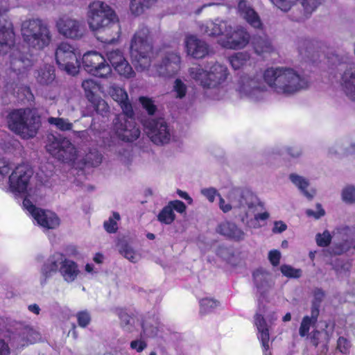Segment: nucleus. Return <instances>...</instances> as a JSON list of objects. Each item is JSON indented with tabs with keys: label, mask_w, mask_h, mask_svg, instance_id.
<instances>
[{
	"label": "nucleus",
	"mask_w": 355,
	"mask_h": 355,
	"mask_svg": "<svg viewBox=\"0 0 355 355\" xmlns=\"http://www.w3.org/2000/svg\"><path fill=\"white\" fill-rule=\"evenodd\" d=\"M130 56L138 71H146L149 76L170 78L180 69L181 58L175 52H167L159 64L150 67L153 58L149 29L140 26L130 42Z\"/></svg>",
	"instance_id": "f257e3e1"
},
{
	"label": "nucleus",
	"mask_w": 355,
	"mask_h": 355,
	"mask_svg": "<svg viewBox=\"0 0 355 355\" xmlns=\"http://www.w3.org/2000/svg\"><path fill=\"white\" fill-rule=\"evenodd\" d=\"M263 78L275 94L284 96L295 95L309 85L306 77L288 67H269L264 71Z\"/></svg>",
	"instance_id": "f03ea898"
},
{
	"label": "nucleus",
	"mask_w": 355,
	"mask_h": 355,
	"mask_svg": "<svg viewBox=\"0 0 355 355\" xmlns=\"http://www.w3.org/2000/svg\"><path fill=\"white\" fill-rule=\"evenodd\" d=\"M230 75L227 67L220 62H210L205 67L200 64L188 69L191 80L203 89L217 88L224 84Z\"/></svg>",
	"instance_id": "7ed1b4c3"
},
{
	"label": "nucleus",
	"mask_w": 355,
	"mask_h": 355,
	"mask_svg": "<svg viewBox=\"0 0 355 355\" xmlns=\"http://www.w3.org/2000/svg\"><path fill=\"white\" fill-rule=\"evenodd\" d=\"M40 272L42 284H45L55 273H59L65 282L72 283L79 275L80 270L74 261L62 253L55 252L44 263Z\"/></svg>",
	"instance_id": "20e7f679"
},
{
	"label": "nucleus",
	"mask_w": 355,
	"mask_h": 355,
	"mask_svg": "<svg viewBox=\"0 0 355 355\" xmlns=\"http://www.w3.org/2000/svg\"><path fill=\"white\" fill-rule=\"evenodd\" d=\"M21 33L23 41L28 49L39 51L47 47L53 37L49 24L38 18L24 21Z\"/></svg>",
	"instance_id": "39448f33"
},
{
	"label": "nucleus",
	"mask_w": 355,
	"mask_h": 355,
	"mask_svg": "<svg viewBox=\"0 0 355 355\" xmlns=\"http://www.w3.org/2000/svg\"><path fill=\"white\" fill-rule=\"evenodd\" d=\"M9 128L24 139L35 137L40 127V119L30 109L11 111L7 116Z\"/></svg>",
	"instance_id": "423d86ee"
},
{
	"label": "nucleus",
	"mask_w": 355,
	"mask_h": 355,
	"mask_svg": "<svg viewBox=\"0 0 355 355\" xmlns=\"http://www.w3.org/2000/svg\"><path fill=\"white\" fill-rule=\"evenodd\" d=\"M117 21L114 10L105 2L95 0L88 5L87 21L91 31L102 32L115 26Z\"/></svg>",
	"instance_id": "0eeeda50"
},
{
	"label": "nucleus",
	"mask_w": 355,
	"mask_h": 355,
	"mask_svg": "<svg viewBox=\"0 0 355 355\" xmlns=\"http://www.w3.org/2000/svg\"><path fill=\"white\" fill-rule=\"evenodd\" d=\"M235 89L241 98L259 101L264 98L267 88L257 74H241L235 85Z\"/></svg>",
	"instance_id": "6e6552de"
},
{
	"label": "nucleus",
	"mask_w": 355,
	"mask_h": 355,
	"mask_svg": "<svg viewBox=\"0 0 355 355\" xmlns=\"http://www.w3.org/2000/svg\"><path fill=\"white\" fill-rule=\"evenodd\" d=\"M55 57L60 69L73 76L78 73L81 53L74 46L67 42H60L55 49Z\"/></svg>",
	"instance_id": "1a4fd4ad"
},
{
	"label": "nucleus",
	"mask_w": 355,
	"mask_h": 355,
	"mask_svg": "<svg viewBox=\"0 0 355 355\" xmlns=\"http://www.w3.org/2000/svg\"><path fill=\"white\" fill-rule=\"evenodd\" d=\"M46 148L53 157L63 162L74 161L77 158L78 151L76 147L66 138L49 135Z\"/></svg>",
	"instance_id": "9d476101"
},
{
	"label": "nucleus",
	"mask_w": 355,
	"mask_h": 355,
	"mask_svg": "<svg viewBox=\"0 0 355 355\" xmlns=\"http://www.w3.org/2000/svg\"><path fill=\"white\" fill-rule=\"evenodd\" d=\"M82 60L84 69L91 75L107 78L112 73V69L105 58L96 51L85 53Z\"/></svg>",
	"instance_id": "9b49d317"
},
{
	"label": "nucleus",
	"mask_w": 355,
	"mask_h": 355,
	"mask_svg": "<svg viewBox=\"0 0 355 355\" xmlns=\"http://www.w3.org/2000/svg\"><path fill=\"white\" fill-rule=\"evenodd\" d=\"M33 171L26 164H19L15 167L9 176V190L15 194H22L27 191Z\"/></svg>",
	"instance_id": "f8f14e48"
},
{
	"label": "nucleus",
	"mask_w": 355,
	"mask_h": 355,
	"mask_svg": "<svg viewBox=\"0 0 355 355\" xmlns=\"http://www.w3.org/2000/svg\"><path fill=\"white\" fill-rule=\"evenodd\" d=\"M250 41V35L245 28L241 26L232 27L226 37H220L218 43L223 48L231 50H241L247 46Z\"/></svg>",
	"instance_id": "ddd939ff"
},
{
	"label": "nucleus",
	"mask_w": 355,
	"mask_h": 355,
	"mask_svg": "<svg viewBox=\"0 0 355 355\" xmlns=\"http://www.w3.org/2000/svg\"><path fill=\"white\" fill-rule=\"evenodd\" d=\"M144 127L146 134L154 144L160 145L170 141L171 131L164 119L148 120L145 123Z\"/></svg>",
	"instance_id": "4468645a"
},
{
	"label": "nucleus",
	"mask_w": 355,
	"mask_h": 355,
	"mask_svg": "<svg viewBox=\"0 0 355 355\" xmlns=\"http://www.w3.org/2000/svg\"><path fill=\"white\" fill-rule=\"evenodd\" d=\"M227 198L232 209H240L245 214L249 209L253 211L256 196L247 188H233L227 193Z\"/></svg>",
	"instance_id": "2eb2a0df"
},
{
	"label": "nucleus",
	"mask_w": 355,
	"mask_h": 355,
	"mask_svg": "<svg viewBox=\"0 0 355 355\" xmlns=\"http://www.w3.org/2000/svg\"><path fill=\"white\" fill-rule=\"evenodd\" d=\"M23 206L41 227L55 229L59 226L60 219L55 214L35 207L26 197L23 201Z\"/></svg>",
	"instance_id": "dca6fc26"
},
{
	"label": "nucleus",
	"mask_w": 355,
	"mask_h": 355,
	"mask_svg": "<svg viewBox=\"0 0 355 355\" xmlns=\"http://www.w3.org/2000/svg\"><path fill=\"white\" fill-rule=\"evenodd\" d=\"M9 53L8 69L17 76L23 77L33 65L31 54L15 48Z\"/></svg>",
	"instance_id": "f3484780"
},
{
	"label": "nucleus",
	"mask_w": 355,
	"mask_h": 355,
	"mask_svg": "<svg viewBox=\"0 0 355 355\" xmlns=\"http://www.w3.org/2000/svg\"><path fill=\"white\" fill-rule=\"evenodd\" d=\"M58 32L66 38L78 40L85 32L84 26L78 20L68 16L60 17L55 23Z\"/></svg>",
	"instance_id": "a211bd4d"
},
{
	"label": "nucleus",
	"mask_w": 355,
	"mask_h": 355,
	"mask_svg": "<svg viewBox=\"0 0 355 355\" xmlns=\"http://www.w3.org/2000/svg\"><path fill=\"white\" fill-rule=\"evenodd\" d=\"M120 116L116 118L114 128L118 137L123 141H133L137 139L140 135V130L136 125L135 121Z\"/></svg>",
	"instance_id": "6ab92c4d"
},
{
	"label": "nucleus",
	"mask_w": 355,
	"mask_h": 355,
	"mask_svg": "<svg viewBox=\"0 0 355 355\" xmlns=\"http://www.w3.org/2000/svg\"><path fill=\"white\" fill-rule=\"evenodd\" d=\"M15 44V33L12 24L4 16L0 15V55L12 51Z\"/></svg>",
	"instance_id": "aec40b11"
},
{
	"label": "nucleus",
	"mask_w": 355,
	"mask_h": 355,
	"mask_svg": "<svg viewBox=\"0 0 355 355\" xmlns=\"http://www.w3.org/2000/svg\"><path fill=\"white\" fill-rule=\"evenodd\" d=\"M184 47L187 55L195 59H202L210 53L209 44L194 35H186Z\"/></svg>",
	"instance_id": "412c9836"
},
{
	"label": "nucleus",
	"mask_w": 355,
	"mask_h": 355,
	"mask_svg": "<svg viewBox=\"0 0 355 355\" xmlns=\"http://www.w3.org/2000/svg\"><path fill=\"white\" fill-rule=\"evenodd\" d=\"M107 58L114 70L126 78L134 77L135 73L129 62L119 50H112L107 53Z\"/></svg>",
	"instance_id": "4be33fe9"
},
{
	"label": "nucleus",
	"mask_w": 355,
	"mask_h": 355,
	"mask_svg": "<svg viewBox=\"0 0 355 355\" xmlns=\"http://www.w3.org/2000/svg\"><path fill=\"white\" fill-rule=\"evenodd\" d=\"M238 13L252 27L261 29L263 24L258 13L253 9L247 0H240L238 3Z\"/></svg>",
	"instance_id": "5701e85b"
},
{
	"label": "nucleus",
	"mask_w": 355,
	"mask_h": 355,
	"mask_svg": "<svg viewBox=\"0 0 355 355\" xmlns=\"http://www.w3.org/2000/svg\"><path fill=\"white\" fill-rule=\"evenodd\" d=\"M340 82L345 94L355 101V63H349L345 66Z\"/></svg>",
	"instance_id": "b1692460"
},
{
	"label": "nucleus",
	"mask_w": 355,
	"mask_h": 355,
	"mask_svg": "<svg viewBox=\"0 0 355 355\" xmlns=\"http://www.w3.org/2000/svg\"><path fill=\"white\" fill-rule=\"evenodd\" d=\"M108 93L113 100L120 105L123 112L127 117L132 116V105L128 101L127 92L123 88L116 85H112L109 88Z\"/></svg>",
	"instance_id": "393cba45"
},
{
	"label": "nucleus",
	"mask_w": 355,
	"mask_h": 355,
	"mask_svg": "<svg viewBox=\"0 0 355 355\" xmlns=\"http://www.w3.org/2000/svg\"><path fill=\"white\" fill-rule=\"evenodd\" d=\"M254 324L258 331V338L261 343L263 352L264 355H267L270 349L269 325L266 319L260 314L255 315Z\"/></svg>",
	"instance_id": "a878e982"
},
{
	"label": "nucleus",
	"mask_w": 355,
	"mask_h": 355,
	"mask_svg": "<svg viewBox=\"0 0 355 355\" xmlns=\"http://www.w3.org/2000/svg\"><path fill=\"white\" fill-rule=\"evenodd\" d=\"M218 232L220 234L235 241H241L245 238L244 232L234 223L228 221L220 224L218 227Z\"/></svg>",
	"instance_id": "bb28decb"
},
{
	"label": "nucleus",
	"mask_w": 355,
	"mask_h": 355,
	"mask_svg": "<svg viewBox=\"0 0 355 355\" xmlns=\"http://www.w3.org/2000/svg\"><path fill=\"white\" fill-rule=\"evenodd\" d=\"M254 284L260 292H264L273 285L272 275L266 270L260 268L253 273Z\"/></svg>",
	"instance_id": "cd10ccee"
},
{
	"label": "nucleus",
	"mask_w": 355,
	"mask_h": 355,
	"mask_svg": "<svg viewBox=\"0 0 355 355\" xmlns=\"http://www.w3.org/2000/svg\"><path fill=\"white\" fill-rule=\"evenodd\" d=\"M255 53L259 55L270 54L274 52L275 48L270 40L266 37H254L252 42Z\"/></svg>",
	"instance_id": "c85d7f7f"
},
{
	"label": "nucleus",
	"mask_w": 355,
	"mask_h": 355,
	"mask_svg": "<svg viewBox=\"0 0 355 355\" xmlns=\"http://www.w3.org/2000/svg\"><path fill=\"white\" fill-rule=\"evenodd\" d=\"M37 82L42 85H50L55 80V69L51 65L40 68L35 75Z\"/></svg>",
	"instance_id": "c756f323"
},
{
	"label": "nucleus",
	"mask_w": 355,
	"mask_h": 355,
	"mask_svg": "<svg viewBox=\"0 0 355 355\" xmlns=\"http://www.w3.org/2000/svg\"><path fill=\"white\" fill-rule=\"evenodd\" d=\"M82 87L85 91L86 98L90 102L95 101V98L98 97L96 93L101 89V85L92 79L83 80Z\"/></svg>",
	"instance_id": "7c9ffc66"
},
{
	"label": "nucleus",
	"mask_w": 355,
	"mask_h": 355,
	"mask_svg": "<svg viewBox=\"0 0 355 355\" xmlns=\"http://www.w3.org/2000/svg\"><path fill=\"white\" fill-rule=\"evenodd\" d=\"M250 60V54L246 51L238 52L229 57V62L234 70H238L245 66Z\"/></svg>",
	"instance_id": "2f4dec72"
},
{
	"label": "nucleus",
	"mask_w": 355,
	"mask_h": 355,
	"mask_svg": "<svg viewBox=\"0 0 355 355\" xmlns=\"http://www.w3.org/2000/svg\"><path fill=\"white\" fill-rule=\"evenodd\" d=\"M218 18L199 24L200 31L208 36H219Z\"/></svg>",
	"instance_id": "473e14b6"
},
{
	"label": "nucleus",
	"mask_w": 355,
	"mask_h": 355,
	"mask_svg": "<svg viewBox=\"0 0 355 355\" xmlns=\"http://www.w3.org/2000/svg\"><path fill=\"white\" fill-rule=\"evenodd\" d=\"M156 2L157 0H130V10L133 15H139Z\"/></svg>",
	"instance_id": "72a5a7b5"
},
{
	"label": "nucleus",
	"mask_w": 355,
	"mask_h": 355,
	"mask_svg": "<svg viewBox=\"0 0 355 355\" xmlns=\"http://www.w3.org/2000/svg\"><path fill=\"white\" fill-rule=\"evenodd\" d=\"M290 180L309 199H311L314 196V192L310 193L306 189L309 186V182L304 177L295 173L289 175Z\"/></svg>",
	"instance_id": "f704fd0d"
},
{
	"label": "nucleus",
	"mask_w": 355,
	"mask_h": 355,
	"mask_svg": "<svg viewBox=\"0 0 355 355\" xmlns=\"http://www.w3.org/2000/svg\"><path fill=\"white\" fill-rule=\"evenodd\" d=\"M49 124L54 125L57 129L61 131L71 130L73 128V123L69 119L60 117H49L47 119Z\"/></svg>",
	"instance_id": "c9c22d12"
},
{
	"label": "nucleus",
	"mask_w": 355,
	"mask_h": 355,
	"mask_svg": "<svg viewBox=\"0 0 355 355\" xmlns=\"http://www.w3.org/2000/svg\"><path fill=\"white\" fill-rule=\"evenodd\" d=\"M157 218L159 221L167 225L171 224L174 221L175 215L169 203L162 209Z\"/></svg>",
	"instance_id": "e433bc0d"
},
{
	"label": "nucleus",
	"mask_w": 355,
	"mask_h": 355,
	"mask_svg": "<svg viewBox=\"0 0 355 355\" xmlns=\"http://www.w3.org/2000/svg\"><path fill=\"white\" fill-rule=\"evenodd\" d=\"M103 161V155L96 150H90L85 155V162L92 166H98Z\"/></svg>",
	"instance_id": "4c0bfd02"
},
{
	"label": "nucleus",
	"mask_w": 355,
	"mask_h": 355,
	"mask_svg": "<svg viewBox=\"0 0 355 355\" xmlns=\"http://www.w3.org/2000/svg\"><path fill=\"white\" fill-rule=\"evenodd\" d=\"M120 253L131 262L135 263L140 259V255L130 245H123L119 249Z\"/></svg>",
	"instance_id": "58836bf2"
},
{
	"label": "nucleus",
	"mask_w": 355,
	"mask_h": 355,
	"mask_svg": "<svg viewBox=\"0 0 355 355\" xmlns=\"http://www.w3.org/2000/svg\"><path fill=\"white\" fill-rule=\"evenodd\" d=\"M173 92L176 98H182L187 92V86L182 80L177 78L174 81Z\"/></svg>",
	"instance_id": "ea45409f"
},
{
	"label": "nucleus",
	"mask_w": 355,
	"mask_h": 355,
	"mask_svg": "<svg viewBox=\"0 0 355 355\" xmlns=\"http://www.w3.org/2000/svg\"><path fill=\"white\" fill-rule=\"evenodd\" d=\"M200 313L206 314L211 312L218 305V302L213 299L205 298L200 300Z\"/></svg>",
	"instance_id": "a19ab883"
},
{
	"label": "nucleus",
	"mask_w": 355,
	"mask_h": 355,
	"mask_svg": "<svg viewBox=\"0 0 355 355\" xmlns=\"http://www.w3.org/2000/svg\"><path fill=\"white\" fill-rule=\"evenodd\" d=\"M120 220V215L114 212L112 216L109 218V219L104 222V227L105 230L109 233L115 232L117 229V221Z\"/></svg>",
	"instance_id": "79ce46f5"
},
{
	"label": "nucleus",
	"mask_w": 355,
	"mask_h": 355,
	"mask_svg": "<svg viewBox=\"0 0 355 355\" xmlns=\"http://www.w3.org/2000/svg\"><path fill=\"white\" fill-rule=\"evenodd\" d=\"M315 322H316L311 320V318H309V316H304L302 320L299 329L300 336L302 337L308 336L311 327L314 325Z\"/></svg>",
	"instance_id": "37998d69"
},
{
	"label": "nucleus",
	"mask_w": 355,
	"mask_h": 355,
	"mask_svg": "<svg viewBox=\"0 0 355 355\" xmlns=\"http://www.w3.org/2000/svg\"><path fill=\"white\" fill-rule=\"evenodd\" d=\"M35 333L33 332L32 330H26L25 332H24L23 336H17L15 338L16 341L18 343L16 344L15 347L17 348H19L20 347H24L25 345H28L29 343H32L35 341V339H32L31 337L35 334Z\"/></svg>",
	"instance_id": "c03bdc74"
},
{
	"label": "nucleus",
	"mask_w": 355,
	"mask_h": 355,
	"mask_svg": "<svg viewBox=\"0 0 355 355\" xmlns=\"http://www.w3.org/2000/svg\"><path fill=\"white\" fill-rule=\"evenodd\" d=\"M282 273L290 278H298L302 275V270L293 268L289 265H282L280 268Z\"/></svg>",
	"instance_id": "a18cd8bd"
},
{
	"label": "nucleus",
	"mask_w": 355,
	"mask_h": 355,
	"mask_svg": "<svg viewBox=\"0 0 355 355\" xmlns=\"http://www.w3.org/2000/svg\"><path fill=\"white\" fill-rule=\"evenodd\" d=\"M258 208L259 207L257 206L256 199L254 201V208L252 209L253 211H250L249 209H248L245 214V218H248L250 217L254 216L255 221H257L259 220H266L269 217V214L267 212H263L261 214L257 213Z\"/></svg>",
	"instance_id": "49530a36"
},
{
	"label": "nucleus",
	"mask_w": 355,
	"mask_h": 355,
	"mask_svg": "<svg viewBox=\"0 0 355 355\" xmlns=\"http://www.w3.org/2000/svg\"><path fill=\"white\" fill-rule=\"evenodd\" d=\"M352 344L349 340L345 337H339L337 340L336 349L343 354H348L350 352Z\"/></svg>",
	"instance_id": "de8ad7c7"
},
{
	"label": "nucleus",
	"mask_w": 355,
	"mask_h": 355,
	"mask_svg": "<svg viewBox=\"0 0 355 355\" xmlns=\"http://www.w3.org/2000/svg\"><path fill=\"white\" fill-rule=\"evenodd\" d=\"M15 164L9 159L6 157L0 158V175H6L8 174L11 170L15 169Z\"/></svg>",
	"instance_id": "09e8293b"
},
{
	"label": "nucleus",
	"mask_w": 355,
	"mask_h": 355,
	"mask_svg": "<svg viewBox=\"0 0 355 355\" xmlns=\"http://www.w3.org/2000/svg\"><path fill=\"white\" fill-rule=\"evenodd\" d=\"M342 199L346 203L355 202V188L352 186L346 187L342 191Z\"/></svg>",
	"instance_id": "8fccbe9b"
},
{
	"label": "nucleus",
	"mask_w": 355,
	"mask_h": 355,
	"mask_svg": "<svg viewBox=\"0 0 355 355\" xmlns=\"http://www.w3.org/2000/svg\"><path fill=\"white\" fill-rule=\"evenodd\" d=\"M96 110V111L101 114H104L109 112V106L107 103L101 98L96 97L94 102H91Z\"/></svg>",
	"instance_id": "3c124183"
},
{
	"label": "nucleus",
	"mask_w": 355,
	"mask_h": 355,
	"mask_svg": "<svg viewBox=\"0 0 355 355\" xmlns=\"http://www.w3.org/2000/svg\"><path fill=\"white\" fill-rule=\"evenodd\" d=\"M219 36L226 37L229 32L232 31V26L230 21L218 18Z\"/></svg>",
	"instance_id": "603ef678"
},
{
	"label": "nucleus",
	"mask_w": 355,
	"mask_h": 355,
	"mask_svg": "<svg viewBox=\"0 0 355 355\" xmlns=\"http://www.w3.org/2000/svg\"><path fill=\"white\" fill-rule=\"evenodd\" d=\"M76 318L78 325L83 328L86 327L91 321L90 314L86 311L77 313Z\"/></svg>",
	"instance_id": "864d4df0"
},
{
	"label": "nucleus",
	"mask_w": 355,
	"mask_h": 355,
	"mask_svg": "<svg viewBox=\"0 0 355 355\" xmlns=\"http://www.w3.org/2000/svg\"><path fill=\"white\" fill-rule=\"evenodd\" d=\"M315 239L318 245L325 247L330 243L331 236L329 231H324L322 234H318Z\"/></svg>",
	"instance_id": "5fc2aeb1"
},
{
	"label": "nucleus",
	"mask_w": 355,
	"mask_h": 355,
	"mask_svg": "<svg viewBox=\"0 0 355 355\" xmlns=\"http://www.w3.org/2000/svg\"><path fill=\"white\" fill-rule=\"evenodd\" d=\"M139 101L149 114L153 115L155 112L156 106L152 99L146 97H140Z\"/></svg>",
	"instance_id": "6e6d98bb"
},
{
	"label": "nucleus",
	"mask_w": 355,
	"mask_h": 355,
	"mask_svg": "<svg viewBox=\"0 0 355 355\" xmlns=\"http://www.w3.org/2000/svg\"><path fill=\"white\" fill-rule=\"evenodd\" d=\"M121 327L125 331H130L134 319L125 313L121 312L119 314Z\"/></svg>",
	"instance_id": "4d7b16f0"
},
{
	"label": "nucleus",
	"mask_w": 355,
	"mask_h": 355,
	"mask_svg": "<svg viewBox=\"0 0 355 355\" xmlns=\"http://www.w3.org/2000/svg\"><path fill=\"white\" fill-rule=\"evenodd\" d=\"M202 195H203L210 202H213L215 200L216 196H220V193L214 187L204 188L200 191Z\"/></svg>",
	"instance_id": "13d9d810"
},
{
	"label": "nucleus",
	"mask_w": 355,
	"mask_h": 355,
	"mask_svg": "<svg viewBox=\"0 0 355 355\" xmlns=\"http://www.w3.org/2000/svg\"><path fill=\"white\" fill-rule=\"evenodd\" d=\"M170 205L173 210H175L177 212L180 214H183L186 211V205L185 204L180 200H173L169 202Z\"/></svg>",
	"instance_id": "bf43d9fd"
},
{
	"label": "nucleus",
	"mask_w": 355,
	"mask_h": 355,
	"mask_svg": "<svg viewBox=\"0 0 355 355\" xmlns=\"http://www.w3.org/2000/svg\"><path fill=\"white\" fill-rule=\"evenodd\" d=\"M281 258V253L277 250H273L269 252L268 259L272 266H276L279 265Z\"/></svg>",
	"instance_id": "052dcab7"
},
{
	"label": "nucleus",
	"mask_w": 355,
	"mask_h": 355,
	"mask_svg": "<svg viewBox=\"0 0 355 355\" xmlns=\"http://www.w3.org/2000/svg\"><path fill=\"white\" fill-rule=\"evenodd\" d=\"M322 333L318 330L313 331L309 336L311 343L317 347L321 342Z\"/></svg>",
	"instance_id": "680f3d73"
},
{
	"label": "nucleus",
	"mask_w": 355,
	"mask_h": 355,
	"mask_svg": "<svg viewBox=\"0 0 355 355\" xmlns=\"http://www.w3.org/2000/svg\"><path fill=\"white\" fill-rule=\"evenodd\" d=\"M317 211H315L312 209H307L306 210V214L309 216H313L315 218H319L320 217L324 216V211L320 205H317Z\"/></svg>",
	"instance_id": "e2e57ef3"
},
{
	"label": "nucleus",
	"mask_w": 355,
	"mask_h": 355,
	"mask_svg": "<svg viewBox=\"0 0 355 355\" xmlns=\"http://www.w3.org/2000/svg\"><path fill=\"white\" fill-rule=\"evenodd\" d=\"M130 347L138 352H141L146 347V344L144 341L137 340L130 343Z\"/></svg>",
	"instance_id": "0e129e2a"
},
{
	"label": "nucleus",
	"mask_w": 355,
	"mask_h": 355,
	"mask_svg": "<svg viewBox=\"0 0 355 355\" xmlns=\"http://www.w3.org/2000/svg\"><path fill=\"white\" fill-rule=\"evenodd\" d=\"M218 198L219 207L224 213L229 212L232 209V206L231 205L230 202L226 203L225 200L221 197L220 195L218 196Z\"/></svg>",
	"instance_id": "69168bd1"
},
{
	"label": "nucleus",
	"mask_w": 355,
	"mask_h": 355,
	"mask_svg": "<svg viewBox=\"0 0 355 355\" xmlns=\"http://www.w3.org/2000/svg\"><path fill=\"white\" fill-rule=\"evenodd\" d=\"M287 225L284 222L279 220L275 222L272 231L275 233H282L285 231Z\"/></svg>",
	"instance_id": "338daca9"
},
{
	"label": "nucleus",
	"mask_w": 355,
	"mask_h": 355,
	"mask_svg": "<svg viewBox=\"0 0 355 355\" xmlns=\"http://www.w3.org/2000/svg\"><path fill=\"white\" fill-rule=\"evenodd\" d=\"M10 349L7 343L0 339V355H10Z\"/></svg>",
	"instance_id": "774afa93"
}]
</instances>
